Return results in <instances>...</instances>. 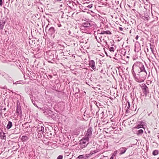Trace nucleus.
<instances>
[{"instance_id":"obj_2","label":"nucleus","mask_w":159,"mask_h":159,"mask_svg":"<svg viewBox=\"0 0 159 159\" xmlns=\"http://www.w3.org/2000/svg\"><path fill=\"white\" fill-rule=\"evenodd\" d=\"M93 132V129L91 127H89L88 128L87 131L85 132V136L86 139H89L90 138L92 135Z\"/></svg>"},{"instance_id":"obj_33","label":"nucleus","mask_w":159,"mask_h":159,"mask_svg":"<svg viewBox=\"0 0 159 159\" xmlns=\"http://www.w3.org/2000/svg\"><path fill=\"white\" fill-rule=\"evenodd\" d=\"M77 158L79 159L83 158V155H79Z\"/></svg>"},{"instance_id":"obj_43","label":"nucleus","mask_w":159,"mask_h":159,"mask_svg":"<svg viewBox=\"0 0 159 159\" xmlns=\"http://www.w3.org/2000/svg\"><path fill=\"white\" fill-rule=\"evenodd\" d=\"M150 48L151 49V50L153 49V48L152 47V44L151 43L150 44Z\"/></svg>"},{"instance_id":"obj_6","label":"nucleus","mask_w":159,"mask_h":159,"mask_svg":"<svg viewBox=\"0 0 159 159\" xmlns=\"http://www.w3.org/2000/svg\"><path fill=\"white\" fill-rule=\"evenodd\" d=\"M89 139L84 137L80 141V144H83L86 146L89 143Z\"/></svg>"},{"instance_id":"obj_19","label":"nucleus","mask_w":159,"mask_h":159,"mask_svg":"<svg viewBox=\"0 0 159 159\" xmlns=\"http://www.w3.org/2000/svg\"><path fill=\"white\" fill-rule=\"evenodd\" d=\"M128 103V106H127V108H126V112L127 113L129 112V107L130 106V104L129 102H127Z\"/></svg>"},{"instance_id":"obj_52","label":"nucleus","mask_w":159,"mask_h":159,"mask_svg":"<svg viewBox=\"0 0 159 159\" xmlns=\"http://www.w3.org/2000/svg\"><path fill=\"white\" fill-rule=\"evenodd\" d=\"M48 25H47L46 27V30L47 28H48Z\"/></svg>"},{"instance_id":"obj_45","label":"nucleus","mask_w":159,"mask_h":159,"mask_svg":"<svg viewBox=\"0 0 159 159\" xmlns=\"http://www.w3.org/2000/svg\"><path fill=\"white\" fill-rule=\"evenodd\" d=\"M139 36L138 35H137L135 37V39H136V40H137L138 38H139Z\"/></svg>"},{"instance_id":"obj_49","label":"nucleus","mask_w":159,"mask_h":159,"mask_svg":"<svg viewBox=\"0 0 159 159\" xmlns=\"http://www.w3.org/2000/svg\"><path fill=\"white\" fill-rule=\"evenodd\" d=\"M61 25L60 24H58V27H60L61 26Z\"/></svg>"},{"instance_id":"obj_7","label":"nucleus","mask_w":159,"mask_h":159,"mask_svg":"<svg viewBox=\"0 0 159 159\" xmlns=\"http://www.w3.org/2000/svg\"><path fill=\"white\" fill-rule=\"evenodd\" d=\"M44 125L43 126L42 125L40 126L39 125H38L37 126V132L39 134L41 135V134H43V133H44Z\"/></svg>"},{"instance_id":"obj_31","label":"nucleus","mask_w":159,"mask_h":159,"mask_svg":"<svg viewBox=\"0 0 159 159\" xmlns=\"http://www.w3.org/2000/svg\"><path fill=\"white\" fill-rule=\"evenodd\" d=\"M93 154V152H90V153L89 154H86L87 157H88V158L90 156H91V155Z\"/></svg>"},{"instance_id":"obj_24","label":"nucleus","mask_w":159,"mask_h":159,"mask_svg":"<svg viewBox=\"0 0 159 159\" xmlns=\"http://www.w3.org/2000/svg\"><path fill=\"white\" fill-rule=\"evenodd\" d=\"M138 123L140 124V125H142V126H143H143L144 125L145 123L143 121H141L139 122Z\"/></svg>"},{"instance_id":"obj_25","label":"nucleus","mask_w":159,"mask_h":159,"mask_svg":"<svg viewBox=\"0 0 159 159\" xmlns=\"http://www.w3.org/2000/svg\"><path fill=\"white\" fill-rule=\"evenodd\" d=\"M80 148L81 149H83L86 147V145H84L83 144H80Z\"/></svg>"},{"instance_id":"obj_5","label":"nucleus","mask_w":159,"mask_h":159,"mask_svg":"<svg viewBox=\"0 0 159 159\" xmlns=\"http://www.w3.org/2000/svg\"><path fill=\"white\" fill-rule=\"evenodd\" d=\"M55 31L56 30L53 27H51L49 28L47 31H46V32L48 35L54 38Z\"/></svg>"},{"instance_id":"obj_28","label":"nucleus","mask_w":159,"mask_h":159,"mask_svg":"<svg viewBox=\"0 0 159 159\" xmlns=\"http://www.w3.org/2000/svg\"><path fill=\"white\" fill-rule=\"evenodd\" d=\"M117 152L118 151H114L112 156H113V157H114L115 156H116V154H117Z\"/></svg>"},{"instance_id":"obj_32","label":"nucleus","mask_w":159,"mask_h":159,"mask_svg":"<svg viewBox=\"0 0 159 159\" xmlns=\"http://www.w3.org/2000/svg\"><path fill=\"white\" fill-rule=\"evenodd\" d=\"M101 34H99V35H96L99 38V40L101 41V38H102V36H101Z\"/></svg>"},{"instance_id":"obj_46","label":"nucleus","mask_w":159,"mask_h":159,"mask_svg":"<svg viewBox=\"0 0 159 159\" xmlns=\"http://www.w3.org/2000/svg\"><path fill=\"white\" fill-rule=\"evenodd\" d=\"M95 38L97 39V40L98 42L99 43V41H98V40L97 39V36H95Z\"/></svg>"},{"instance_id":"obj_16","label":"nucleus","mask_w":159,"mask_h":159,"mask_svg":"<svg viewBox=\"0 0 159 159\" xmlns=\"http://www.w3.org/2000/svg\"><path fill=\"white\" fill-rule=\"evenodd\" d=\"M29 138L26 136H23L21 138V139L23 141H25L27 140Z\"/></svg>"},{"instance_id":"obj_59","label":"nucleus","mask_w":159,"mask_h":159,"mask_svg":"<svg viewBox=\"0 0 159 159\" xmlns=\"http://www.w3.org/2000/svg\"><path fill=\"white\" fill-rule=\"evenodd\" d=\"M150 74V73L149 72V74Z\"/></svg>"},{"instance_id":"obj_9","label":"nucleus","mask_w":159,"mask_h":159,"mask_svg":"<svg viewBox=\"0 0 159 159\" xmlns=\"http://www.w3.org/2000/svg\"><path fill=\"white\" fill-rule=\"evenodd\" d=\"M16 111V115L18 116H19L20 117H21L22 115V111L21 109V107L18 105H17Z\"/></svg>"},{"instance_id":"obj_54","label":"nucleus","mask_w":159,"mask_h":159,"mask_svg":"<svg viewBox=\"0 0 159 159\" xmlns=\"http://www.w3.org/2000/svg\"><path fill=\"white\" fill-rule=\"evenodd\" d=\"M75 96L76 97H78L79 96L78 95V94H76V95H75Z\"/></svg>"},{"instance_id":"obj_14","label":"nucleus","mask_w":159,"mask_h":159,"mask_svg":"<svg viewBox=\"0 0 159 159\" xmlns=\"http://www.w3.org/2000/svg\"><path fill=\"white\" fill-rule=\"evenodd\" d=\"M12 126V123L10 121H9L7 124L6 128L7 129H10Z\"/></svg>"},{"instance_id":"obj_38","label":"nucleus","mask_w":159,"mask_h":159,"mask_svg":"<svg viewBox=\"0 0 159 159\" xmlns=\"http://www.w3.org/2000/svg\"><path fill=\"white\" fill-rule=\"evenodd\" d=\"M95 104L96 105L97 107H98L99 106H100V103L98 102H96Z\"/></svg>"},{"instance_id":"obj_36","label":"nucleus","mask_w":159,"mask_h":159,"mask_svg":"<svg viewBox=\"0 0 159 159\" xmlns=\"http://www.w3.org/2000/svg\"><path fill=\"white\" fill-rule=\"evenodd\" d=\"M3 4L2 0H0V6L2 7Z\"/></svg>"},{"instance_id":"obj_58","label":"nucleus","mask_w":159,"mask_h":159,"mask_svg":"<svg viewBox=\"0 0 159 159\" xmlns=\"http://www.w3.org/2000/svg\"><path fill=\"white\" fill-rule=\"evenodd\" d=\"M69 33H70V32L69 31Z\"/></svg>"},{"instance_id":"obj_29","label":"nucleus","mask_w":159,"mask_h":159,"mask_svg":"<svg viewBox=\"0 0 159 159\" xmlns=\"http://www.w3.org/2000/svg\"><path fill=\"white\" fill-rule=\"evenodd\" d=\"M63 159V156L62 155H59V156L57 159Z\"/></svg>"},{"instance_id":"obj_35","label":"nucleus","mask_w":159,"mask_h":159,"mask_svg":"<svg viewBox=\"0 0 159 159\" xmlns=\"http://www.w3.org/2000/svg\"><path fill=\"white\" fill-rule=\"evenodd\" d=\"M32 102L33 103V104L36 106V107H38L35 104V102L33 100V101H32Z\"/></svg>"},{"instance_id":"obj_34","label":"nucleus","mask_w":159,"mask_h":159,"mask_svg":"<svg viewBox=\"0 0 159 159\" xmlns=\"http://www.w3.org/2000/svg\"><path fill=\"white\" fill-rule=\"evenodd\" d=\"M88 158V157H87L86 154L83 155V159H87Z\"/></svg>"},{"instance_id":"obj_1","label":"nucleus","mask_w":159,"mask_h":159,"mask_svg":"<svg viewBox=\"0 0 159 159\" xmlns=\"http://www.w3.org/2000/svg\"><path fill=\"white\" fill-rule=\"evenodd\" d=\"M132 72L136 81L143 82L146 79L147 73L143 63L140 62H136L133 66Z\"/></svg>"},{"instance_id":"obj_21","label":"nucleus","mask_w":159,"mask_h":159,"mask_svg":"<svg viewBox=\"0 0 159 159\" xmlns=\"http://www.w3.org/2000/svg\"><path fill=\"white\" fill-rule=\"evenodd\" d=\"M108 48L109 49V50L111 52H114V51L115 50V49L114 47H110L109 46H108Z\"/></svg>"},{"instance_id":"obj_4","label":"nucleus","mask_w":159,"mask_h":159,"mask_svg":"<svg viewBox=\"0 0 159 159\" xmlns=\"http://www.w3.org/2000/svg\"><path fill=\"white\" fill-rule=\"evenodd\" d=\"M140 86L141 87L143 93H144L145 97H147L149 93V89L147 85L144 84H142Z\"/></svg>"},{"instance_id":"obj_39","label":"nucleus","mask_w":159,"mask_h":159,"mask_svg":"<svg viewBox=\"0 0 159 159\" xmlns=\"http://www.w3.org/2000/svg\"><path fill=\"white\" fill-rule=\"evenodd\" d=\"M105 31L102 30V31H101V34H105Z\"/></svg>"},{"instance_id":"obj_26","label":"nucleus","mask_w":159,"mask_h":159,"mask_svg":"<svg viewBox=\"0 0 159 159\" xmlns=\"http://www.w3.org/2000/svg\"><path fill=\"white\" fill-rule=\"evenodd\" d=\"M4 107L3 106H1L0 107V113L2 114V110H3V109Z\"/></svg>"},{"instance_id":"obj_50","label":"nucleus","mask_w":159,"mask_h":159,"mask_svg":"<svg viewBox=\"0 0 159 159\" xmlns=\"http://www.w3.org/2000/svg\"><path fill=\"white\" fill-rule=\"evenodd\" d=\"M6 109L5 107H4L3 109V110H4V111H5L6 110Z\"/></svg>"},{"instance_id":"obj_10","label":"nucleus","mask_w":159,"mask_h":159,"mask_svg":"<svg viewBox=\"0 0 159 159\" xmlns=\"http://www.w3.org/2000/svg\"><path fill=\"white\" fill-rule=\"evenodd\" d=\"M47 57L49 60L52 59L53 58V54H52L51 51L46 52Z\"/></svg>"},{"instance_id":"obj_53","label":"nucleus","mask_w":159,"mask_h":159,"mask_svg":"<svg viewBox=\"0 0 159 159\" xmlns=\"http://www.w3.org/2000/svg\"><path fill=\"white\" fill-rule=\"evenodd\" d=\"M14 84H18V82H15V83H14Z\"/></svg>"},{"instance_id":"obj_30","label":"nucleus","mask_w":159,"mask_h":159,"mask_svg":"<svg viewBox=\"0 0 159 159\" xmlns=\"http://www.w3.org/2000/svg\"><path fill=\"white\" fill-rule=\"evenodd\" d=\"M30 97L32 101L34 100V98L33 97V96L32 95H30Z\"/></svg>"},{"instance_id":"obj_57","label":"nucleus","mask_w":159,"mask_h":159,"mask_svg":"<svg viewBox=\"0 0 159 159\" xmlns=\"http://www.w3.org/2000/svg\"><path fill=\"white\" fill-rule=\"evenodd\" d=\"M4 137H5V136H3V137L4 138ZM3 139H4V138H3Z\"/></svg>"},{"instance_id":"obj_12","label":"nucleus","mask_w":159,"mask_h":159,"mask_svg":"<svg viewBox=\"0 0 159 159\" xmlns=\"http://www.w3.org/2000/svg\"><path fill=\"white\" fill-rule=\"evenodd\" d=\"M5 23V22L3 20H0V29H3Z\"/></svg>"},{"instance_id":"obj_41","label":"nucleus","mask_w":159,"mask_h":159,"mask_svg":"<svg viewBox=\"0 0 159 159\" xmlns=\"http://www.w3.org/2000/svg\"><path fill=\"white\" fill-rule=\"evenodd\" d=\"M51 117L52 118V119H54V118H55V116H54V114H52V115H51Z\"/></svg>"},{"instance_id":"obj_42","label":"nucleus","mask_w":159,"mask_h":159,"mask_svg":"<svg viewBox=\"0 0 159 159\" xmlns=\"http://www.w3.org/2000/svg\"><path fill=\"white\" fill-rule=\"evenodd\" d=\"M90 152H93V153H96L97 151V150H95V151H91Z\"/></svg>"},{"instance_id":"obj_23","label":"nucleus","mask_w":159,"mask_h":159,"mask_svg":"<svg viewBox=\"0 0 159 159\" xmlns=\"http://www.w3.org/2000/svg\"><path fill=\"white\" fill-rule=\"evenodd\" d=\"M105 34H111V33L109 30L105 31Z\"/></svg>"},{"instance_id":"obj_22","label":"nucleus","mask_w":159,"mask_h":159,"mask_svg":"<svg viewBox=\"0 0 159 159\" xmlns=\"http://www.w3.org/2000/svg\"><path fill=\"white\" fill-rule=\"evenodd\" d=\"M4 77L8 80H11V78L7 75H5Z\"/></svg>"},{"instance_id":"obj_51","label":"nucleus","mask_w":159,"mask_h":159,"mask_svg":"<svg viewBox=\"0 0 159 159\" xmlns=\"http://www.w3.org/2000/svg\"><path fill=\"white\" fill-rule=\"evenodd\" d=\"M49 77L50 78H52V76L51 75H49Z\"/></svg>"},{"instance_id":"obj_15","label":"nucleus","mask_w":159,"mask_h":159,"mask_svg":"<svg viewBox=\"0 0 159 159\" xmlns=\"http://www.w3.org/2000/svg\"><path fill=\"white\" fill-rule=\"evenodd\" d=\"M143 133V131L142 129H140L138 130L137 133V135H141Z\"/></svg>"},{"instance_id":"obj_18","label":"nucleus","mask_w":159,"mask_h":159,"mask_svg":"<svg viewBox=\"0 0 159 159\" xmlns=\"http://www.w3.org/2000/svg\"><path fill=\"white\" fill-rule=\"evenodd\" d=\"M159 153V151L157 150H154L152 152V155L154 156H156Z\"/></svg>"},{"instance_id":"obj_55","label":"nucleus","mask_w":159,"mask_h":159,"mask_svg":"<svg viewBox=\"0 0 159 159\" xmlns=\"http://www.w3.org/2000/svg\"><path fill=\"white\" fill-rule=\"evenodd\" d=\"M157 137L158 138V139H159V135H157Z\"/></svg>"},{"instance_id":"obj_27","label":"nucleus","mask_w":159,"mask_h":159,"mask_svg":"<svg viewBox=\"0 0 159 159\" xmlns=\"http://www.w3.org/2000/svg\"><path fill=\"white\" fill-rule=\"evenodd\" d=\"M93 7V4H90L89 5H88V6H87V7L88 8L90 9L92 8Z\"/></svg>"},{"instance_id":"obj_37","label":"nucleus","mask_w":159,"mask_h":159,"mask_svg":"<svg viewBox=\"0 0 159 159\" xmlns=\"http://www.w3.org/2000/svg\"><path fill=\"white\" fill-rule=\"evenodd\" d=\"M149 16H144L145 19L146 20H148L149 19Z\"/></svg>"},{"instance_id":"obj_40","label":"nucleus","mask_w":159,"mask_h":159,"mask_svg":"<svg viewBox=\"0 0 159 159\" xmlns=\"http://www.w3.org/2000/svg\"><path fill=\"white\" fill-rule=\"evenodd\" d=\"M2 133L4 134V133H3V131L0 129V134L1 135L2 134Z\"/></svg>"},{"instance_id":"obj_8","label":"nucleus","mask_w":159,"mask_h":159,"mask_svg":"<svg viewBox=\"0 0 159 159\" xmlns=\"http://www.w3.org/2000/svg\"><path fill=\"white\" fill-rule=\"evenodd\" d=\"M89 65L92 69L94 71L97 70L95 66V63L94 60H91L89 61Z\"/></svg>"},{"instance_id":"obj_48","label":"nucleus","mask_w":159,"mask_h":159,"mask_svg":"<svg viewBox=\"0 0 159 159\" xmlns=\"http://www.w3.org/2000/svg\"><path fill=\"white\" fill-rule=\"evenodd\" d=\"M114 157L113 156H111L110 159H113Z\"/></svg>"},{"instance_id":"obj_13","label":"nucleus","mask_w":159,"mask_h":159,"mask_svg":"<svg viewBox=\"0 0 159 159\" xmlns=\"http://www.w3.org/2000/svg\"><path fill=\"white\" fill-rule=\"evenodd\" d=\"M73 92L75 93V95H76L80 92L79 89L77 87H75V89H73Z\"/></svg>"},{"instance_id":"obj_47","label":"nucleus","mask_w":159,"mask_h":159,"mask_svg":"<svg viewBox=\"0 0 159 159\" xmlns=\"http://www.w3.org/2000/svg\"><path fill=\"white\" fill-rule=\"evenodd\" d=\"M151 51L152 52V53L153 54H154V51L153 50H151Z\"/></svg>"},{"instance_id":"obj_3","label":"nucleus","mask_w":159,"mask_h":159,"mask_svg":"<svg viewBox=\"0 0 159 159\" xmlns=\"http://www.w3.org/2000/svg\"><path fill=\"white\" fill-rule=\"evenodd\" d=\"M91 23H89L88 21L83 23L80 25V28L81 30H83L84 28H86V29H89L90 27L93 26V24H92V22H91Z\"/></svg>"},{"instance_id":"obj_44","label":"nucleus","mask_w":159,"mask_h":159,"mask_svg":"<svg viewBox=\"0 0 159 159\" xmlns=\"http://www.w3.org/2000/svg\"><path fill=\"white\" fill-rule=\"evenodd\" d=\"M119 29L120 30V31H122L123 30V28H122V27H119Z\"/></svg>"},{"instance_id":"obj_56","label":"nucleus","mask_w":159,"mask_h":159,"mask_svg":"<svg viewBox=\"0 0 159 159\" xmlns=\"http://www.w3.org/2000/svg\"><path fill=\"white\" fill-rule=\"evenodd\" d=\"M127 58H129V57L128 56H125Z\"/></svg>"},{"instance_id":"obj_11","label":"nucleus","mask_w":159,"mask_h":159,"mask_svg":"<svg viewBox=\"0 0 159 159\" xmlns=\"http://www.w3.org/2000/svg\"><path fill=\"white\" fill-rule=\"evenodd\" d=\"M127 149V148L125 147H122L120 148L118 150V152H119V155H121L124 153Z\"/></svg>"},{"instance_id":"obj_20","label":"nucleus","mask_w":159,"mask_h":159,"mask_svg":"<svg viewBox=\"0 0 159 159\" xmlns=\"http://www.w3.org/2000/svg\"><path fill=\"white\" fill-rule=\"evenodd\" d=\"M101 31L102 30H98L96 31H94V35H99V34H101Z\"/></svg>"},{"instance_id":"obj_17","label":"nucleus","mask_w":159,"mask_h":159,"mask_svg":"<svg viewBox=\"0 0 159 159\" xmlns=\"http://www.w3.org/2000/svg\"><path fill=\"white\" fill-rule=\"evenodd\" d=\"M140 128H143L144 129V127H143V126H142V125H140V124L139 123L136 126H135L134 128V129H139Z\"/></svg>"}]
</instances>
